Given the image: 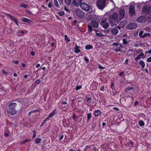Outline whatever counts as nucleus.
<instances>
[{"instance_id": "obj_12", "label": "nucleus", "mask_w": 151, "mask_h": 151, "mask_svg": "<svg viewBox=\"0 0 151 151\" xmlns=\"http://www.w3.org/2000/svg\"><path fill=\"white\" fill-rule=\"evenodd\" d=\"M80 46H78L76 43V47H74V52L76 53H78L81 52V50L80 49Z\"/></svg>"}, {"instance_id": "obj_46", "label": "nucleus", "mask_w": 151, "mask_h": 151, "mask_svg": "<svg viewBox=\"0 0 151 151\" xmlns=\"http://www.w3.org/2000/svg\"><path fill=\"white\" fill-rule=\"evenodd\" d=\"M1 72L2 73L4 74L7 75V73L3 69L2 70Z\"/></svg>"}, {"instance_id": "obj_43", "label": "nucleus", "mask_w": 151, "mask_h": 151, "mask_svg": "<svg viewBox=\"0 0 151 151\" xmlns=\"http://www.w3.org/2000/svg\"><path fill=\"white\" fill-rule=\"evenodd\" d=\"M115 50L116 52H121V49L120 48L119 49H115Z\"/></svg>"}, {"instance_id": "obj_39", "label": "nucleus", "mask_w": 151, "mask_h": 151, "mask_svg": "<svg viewBox=\"0 0 151 151\" xmlns=\"http://www.w3.org/2000/svg\"><path fill=\"white\" fill-rule=\"evenodd\" d=\"M143 2H144L143 1L141 3V4H142V3H143ZM140 4V3H139V4H138V3L137 4V8L139 9H140V7H141V6H140V5H139Z\"/></svg>"}, {"instance_id": "obj_4", "label": "nucleus", "mask_w": 151, "mask_h": 151, "mask_svg": "<svg viewBox=\"0 0 151 151\" xmlns=\"http://www.w3.org/2000/svg\"><path fill=\"white\" fill-rule=\"evenodd\" d=\"M135 3L134 2H131L130 4L129 11V13L131 16H133L135 15Z\"/></svg>"}, {"instance_id": "obj_29", "label": "nucleus", "mask_w": 151, "mask_h": 151, "mask_svg": "<svg viewBox=\"0 0 151 151\" xmlns=\"http://www.w3.org/2000/svg\"><path fill=\"white\" fill-rule=\"evenodd\" d=\"M150 34L149 33H145L142 35V38H144L147 36H150Z\"/></svg>"}, {"instance_id": "obj_59", "label": "nucleus", "mask_w": 151, "mask_h": 151, "mask_svg": "<svg viewBox=\"0 0 151 151\" xmlns=\"http://www.w3.org/2000/svg\"><path fill=\"white\" fill-rule=\"evenodd\" d=\"M40 64H37L36 66H35V67L36 68H39V67H40Z\"/></svg>"}, {"instance_id": "obj_6", "label": "nucleus", "mask_w": 151, "mask_h": 151, "mask_svg": "<svg viewBox=\"0 0 151 151\" xmlns=\"http://www.w3.org/2000/svg\"><path fill=\"white\" fill-rule=\"evenodd\" d=\"M80 6L82 9L86 11H89L90 9V8H91V7L88 4L85 3H81Z\"/></svg>"}, {"instance_id": "obj_60", "label": "nucleus", "mask_w": 151, "mask_h": 151, "mask_svg": "<svg viewBox=\"0 0 151 151\" xmlns=\"http://www.w3.org/2000/svg\"><path fill=\"white\" fill-rule=\"evenodd\" d=\"M100 90L101 91H104V86H102V88L100 89Z\"/></svg>"}, {"instance_id": "obj_13", "label": "nucleus", "mask_w": 151, "mask_h": 151, "mask_svg": "<svg viewBox=\"0 0 151 151\" xmlns=\"http://www.w3.org/2000/svg\"><path fill=\"white\" fill-rule=\"evenodd\" d=\"M145 18L144 16H140L137 19V20L139 22H142L145 21Z\"/></svg>"}, {"instance_id": "obj_48", "label": "nucleus", "mask_w": 151, "mask_h": 151, "mask_svg": "<svg viewBox=\"0 0 151 151\" xmlns=\"http://www.w3.org/2000/svg\"><path fill=\"white\" fill-rule=\"evenodd\" d=\"M138 103V102L137 101H136L135 102L134 104V106H135Z\"/></svg>"}, {"instance_id": "obj_33", "label": "nucleus", "mask_w": 151, "mask_h": 151, "mask_svg": "<svg viewBox=\"0 0 151 151\" xmlns=\"http://www.w3.org/2000/svg\"><path fill=\"white\" fill-rule=\"evenodd\" d=\"M84 60H85V61L86 62V63H88L89 62V60L88 58L86 56L84 57Z\"/></svg>"}, {"instance_id": "obj_63", "label": "nucleus", "mask_w": 151, "mask_h": 151, "mask_svg": "<svg viewBox=\"0 0 151 151\" xmlns=\"http://www.w3.org/2000/svg\"><path fill=\"white\" fill-rule=\"evenodd\" d=\"M9 134L7 132H6L5 133V136H6V137H8L9 136Z\"/></svg>"}, {"instance_id": "obj_23", "label": "nucleus", "mask_w": 151, "mask_h": 151, "mask_svg": "<svg viewBox=\"0 0 151 151\" xmlns=\"http://www.w3.org/2000/svg\"><path fill=\"white\" fill-rule=\"evenodd\" d=\"M91 113H88L87 114V122H88L89 121L91 117Z\"/></svg>"}, {"instance_id": "obj_49", "label": "nucleus", "mask_w": 151, "mask_h": 151, "mask_svg": "<svg viewBox=\"0 0 151 151\" xmlns=\"http://www.w3.org/2000/svg\"><path fill=\"white\" fill-rule=\"evenodd\" d=\"M147 62H151V57H150L147 59Z\"/></svg>"}, {"instance_id": "obj_20", "label": "nucleus", "mask_w": 151, "mask_h": 151, "mask_svg": "<svg viewBox=\"0 0 151 151\" xmlns=\"http://www.w3.org/2000/svg\"><path fill=\"white\" fill-rule=\"evenodd\" d=\"M93 48V46L91 45H87L85 47V48L87 50L91 49Z\"/></svg>"}, {"instance_id": "obj_64", "label": "nucleus", "mask_w": 151, "mask_h": 151, "mask_svg": "<svg viewBox=\"0 0 151 151\" xmlns=\"http://www.w3.org/2000/svg\"><path fill=\"white\" fill-rule=\"evenodd\" d=\"M106 123L105 122H103V123H102V126L104 127V126H105V125H106Z\"/></svg>"}, {"instance_id": "obj_17", "label": "nucleus", "mask_w": 151, "mask_h": 151, "mask_svg": "<svg viewBox=\"0 0 151 151\" xmlns=\"http://www.w3.org/2000/svg\"><path fill=\"white\" fill-rule=\"evenodd\" d=\"M57 113V111L56 109L54 110L48 116V117L49 118L52 117Z\"/></svg>"}, {"instance_id": "obj_16", "label": "nucleus", "mask_w": 151, "mask_h": 151, "mask_svg": "<svg viewBox=\"0 0 151 151\" xmlns=\"http://www.w3.org/2000/svg\"><path fill=\"white\" fill-rule=\"evenodd\" d=\"M91 25L92 27L94 28H97L98 27V23L96 22L93 21L91 22Z\"/></svg>"}, {"instance_id": "obj_30", "label": "nucleus", "mask_w": 151, "mask_h": 151, "mask_svg": "<svg viewBox=\"0 0 151 151\" xmlns=\"http://www.w3.org/2000/svg\"><path fill=\"white\" fill-rule=\"evenodd\" d=\"M96 35L101 37L104 36V35L102 34V33L100 32H99V33H96Z\"/></svg>"}, {"instance_id": "obj_32", "label": "nucleus", "mask_w": 151, "mask_h": 151, "mask_svg": "<svg viewBox=\"0 0 151 151\" xmlns=\"http://www.w3.org/2000/svg\"><path fill=\"white\" fill-rule=\"evenodd\" d=\"M123 43L124 45H127L128 44V42L127 39L126 38H124L123 39Z\"/></svg>"}, {"instance_id": "obj_55", "label": "nucleus", "mask_w": 151, "mask_h": 151, "mask_svg": "<svg viewBox=\"0 0 151 151\" xmlns=\"http://www.w3.org/2000/svg\"><path fill=\"white\" fill-rule=\"evenodd\" d=\"M118 45H119V44L118 43H114L113 44V46H118Z\"/></svg>"}, {"instance_id": "obj_31", "label": "nucleus", "mask_w": 151, "mask_h": 151, "mask_svg": "<svg viewBox=\"0 0 151 151\" xmlns=\"http://www.w3.org/2000/svg\"><path fill=\"white\" fill-rule=\"evenodd\" d=\"M66 4L68 5L70 4L71 2V0H65Z\"/></svg>"}, {"instance_id": "obj_34", "label": "nucleus", "mask_w": 151, "mask_h": 151, "mask_svg": "<svg viewBox=\"0 0 151 151\" xmlns=\"http://www.w3.org/2000/svg\"><path fill=\"white\" fill-rule=\"evenodd\" d=\"M54 4L56 6H58V2L57 1V0H54Z\"/></svg>"}, {"instance_id": "obj_40", "label": "nucleus", "mask_w": 151, "mask_h": 151, "mask_svg": "<svg viewBox=\"0 0 151 151\" xmlns=\"http://www.w3.org/2000/svg\"><path fill=\"white\" fill-rule=\"evenodd\" d=\"M49 118L47 117V118H46L43 121V124H46V122L48 120H49Z\"/></svg>"}, {"instance_id": "obj_41", "label": "nucleus", "mask_w": 151, "mask_h": 151, "mask_svg": "<svg viewBox=\"0 0 151 151\" xmlns=\"http://www.w3.org/2000/svg\"><path fill=\"white\" fill-rule=\"evenodd\" d=\"M40 79H37L35 82V83L36 84H37L40 83Z\"/></svg>"}, {"instance_id": "obj_45", "label": "nucleus", "mask_w": 151, "mask_h": 151, "mask_svg": "<svg viewBox=\"0 0 151 151\" xmlns=\"http://www.w3.org/2000/svg\"><path fill=\"white\" fill-rule=\"evenodd\" d=\"M98 68L100 69H104L105 68V67H103L100 65H99Z\"/></svg>"}, {"instance_id": "obj_19", "label": "nucleus", "mask_w": 151, "mask_h": 151, "mask_svg": "<svg viewBox=\"0 0 151 151\" xmlns=\"http://www.w3.org/2000/svg\"><path fill=\"white\" fill-rule=\"evenodd\" d=\"M101 113V111L99 110H96L94 112V115L95 116H98Z\"/></svg>"}, {"instance_id": "obj_10", "label": "nucleus", "mask_w": 151, "mask_h": 151, "mask_svg": "<svg viewBox=\"0 0 151 151\" xmlns=\"http://www.w3.org/2000/svg\"><path fill=\"white\" fill-rule=\"evenodd\" d=\"M145 57V55L144 54L143 52L141 53L139 55L134 59L135 60L139 59L141 58L143 59Z\"/></svg>"}, {"instance_id": "obj_11", "label": "nucleus", "mask_w": 151, "mask_h": 151, "mask_svg": "<svg viewBox=\"0 0 151 151\" xmlns=\"http://www.w3.org/2000/svg\"><path fill=\"white\" fill-rule=\"evenodd\" d=\"M110 31L111 33L114 35H117L119 32L118 30L116 28H114L111 29Z\"/></svg>"}, {"instance_id": "obj_2", "label": "nucleus", "mask_w": 151, "mask_h": 151, "mask_svg": "<svg viewBox=\"0 0 151 151\" xmlns=\"http://www.w3.org/2000/svg\"><path fill=\"white\" fill-rule=\"evenodd\" d=\"M17 105L15 103H10L8 106V108L7 109V113L11 115H14L17 113V111L15 109V107Z\"/></svg>"}, {"instance_id": "obj_57", "label": "nucleus", "mask_w": 151, "mask_h": 151, "mask_svg": "<svg viewBox=\"0 0 151 151\" xmlns=\"http://www.w3.org/2000/svg\"><path fill=\"white\" fill-rule=\"evenodd\" d=\"M29 140L28 139H26L23 141V142L22 143V144H24L26 142H27L28 141H29Z\"/></svg>"}, {"instance_id": "obj_25", "label": "nucleus", "mask_w": 151, "mask_h": 151, "mask_svg": "<svg viewBox=\"0 0 151 151\" xmlns=\"http://www.w3.org/2000/svg\"><path fill=\"white\" fill-rule=\"evenodd\" d=\"M87 28L88 29V31L90 32H91L93 28L90 25L88 24L87 25Z\"/></svg>"}, {"instance_id": "obj_1", "label": "nucleus", "mask_w": 151, "mask_h": 151, "mask_svg": "<svg viewBox=\"0 0 151 151\" xmlns=\"http://www.w3.org/2000/svg\"><path fill=\"white\" fill-rule=\"evenodd\" d=\"M125 16V11L124 9H121L119 13L114 12L109 16V22L111 26H114L118 24Z\"/></svg>"}, {"instance_id": "obj_5", "label": "nucleus", "mask_w": 151, "mask_h": 151, "mask_svg": "<svg viewBox=\"0 0 151 151\" xmlns=\"http://www.w3.org/2000/svg\"><path fill=\"white\" fill-rule=\"evenodd\" d=\"M74 15L81 18H83L84 15V12L79 9H76L74 12Z\"/></svg>"}, {"instance_id": "obj_56", "label": "nucleus", "mask_w": 151, "mask_h": 151, "mask_svg": "<svg viewBox=\"0 0 151 151\" xmlns=\"http://www.w3.org/2000/svg\"><path fill=\"white\" fill-rule=\"evenodd\" d=\"M113 109H114L116 110L117 111H118L119 110V109L118 108L116 107H114Z\"/></svg>"}, {"instance_id": "obj_47", "label": "nucleus", "mask_w": 151, "mask_h": 151, "mask_svg": "<svg viewBox=\"0 0 151 151\" xmlns=\"http://www.w3.org/2000/svg\"><path fill=\"white\" fill-rule=\"evenodd\" d=\"M38 111V110H33L31 111H30V112L32 114V113H34V112H37Z\"/></svg>"}, {"instance_id": "obj_22", "label": "nucleus", "mask_w": 151, "mask_h": 151, "mask_svg": "<svg viewBox=\"0 0 151 151\" xmlns=\"http://www.w3.org/2000/svg\"><path fill=\"white\" fill-rule=\"evenodd\" d=\"M139 63L141 65L142 68H144L145 66V64L144 61L142 60H140L139 61Z\"/></svg>"}, {"instance_id": "obj_51", "label": "nucleus", "mask_w": 151, "mask_h": 151, "mask_svg": "<svg viewBox=\"0 0 151 151\" xmlns=\"http://www.w3.org/2000/svg\"><path fill=\"white\" fill-rule=\"evenodd\" d=\"M52 6V4L50 2H49L48 4V7L51 8Z\"/></svg>"}, {"instance_id": "obj_42", "label": "nucleus", "mask_w": 151, "mask_h": 151, "mask_svg": "<svg viewBox=\"0 0 151 151\" xmlns=\"http://www.w3.org/2000/svg\"><path fill=\"white\" fill-rule=\"evenodd\" d=\"M92 99L91 97H88L87 99V101L89 102V103H90L91 102H90L91 100Z\"/></svg>"}, {"instance_id": "obj_8", "label": "nucleus", "mask_w": 151, "mask_h": 151, "mask_svg": "<svg viewBox=\"0 0 151 151\" xmlns=\"http://www.w3.org/2000/svg\"><path fill=\"white\" fill-rule=\"evenodd\" d=\"M143 13L145 14H148L149 12L151 11V7H149L147 6L143 7L142 10Z\"/></svg>"}, {"instance_id": "obj_21", "label": "nucleus", "mask_w": 151, "mask_h": 151, "mask_svg": "<svg viewBox=\"0 0 151 151\" xmlns=\"http://www.w3.org/2000/svg\"><path fill=\"white\" fill-rule=\"evenodd\" d=\"M6 15L7 16H8L10 17V18L12 19V20L14 22L16 20V19L15 18V17L14 16L12 15H11L8 14H6Z\"/></svg>"}, {"instance_id": "obj_62", "label": "nucleus", "mask_w": 151, "mask_h": 151, "mask_svg": "<svg viewBox=\"0 0 151 151\" xmlns=\"http://www.w3.org/2000/svg\"><path fill=\"white\" fill-rule=\"evenodd\" d=\"M25 32L24 30H22L19 32V33L21 34H23Z\"/></svg>"}, {"instance_id": "obj_26", "label": "nucleus", "mask_w": 151, "mask_h": 151, "mask_svg": "<svg viewBox=\"0 0 151 151\" xmlns=\"http://www.w3.org/2000/svg\"><path fill=\"white\" fill-rule=\"evenodd\" d=\"M138 124L140 126H144L145 123L142 120H139L138 122Z\"/></svg>"}, {"instance_id": "obj_3", "label": "nucleus", "mask_w": 151, "mask_h": 151, "mask_svg": "<svg viewBox=\"0 0 151 151\" xmlns=\"http://www.w3.org/2000/svg\"><path fill=\"white\" fill-rule=\"evenodd\" d=\"M106 0H96V3L97 7L103 10L106 6Z\"/></svg>"}, {"instance_id": "obj_35", "label": "nucleus", "mask_w": 151, "mask_h": 151, "mask_svg": "<svg viewBox=\"0 0 151 151\" xmlns=\"http://www.w3.org/2000/svg\"><path fill=\"white\" fill-rule=\"evenodd\" d=\"M33 135L32 136V138H35L36 137V132L34 130L33 131Z\"/></svg>"}, {"instance_id": "obj_24", "label": "nucleus", "mask_w": 151, "mask_h": 151, "mask_svg": "<svg viewBox=\"0 0 151 151\" xmlns=\"http://www.w3.org/2000/svg\"><path fill=\"white\" fill-rule=\"evenodd\" d=\"M65 41L67 42H69L70 41V40L68 36L66 35H65Z\"/></svg>"}, {"instance_id": "obj_54", "label": "nucleus", "mask_w": 151, "mask_h": 151, "mask_svg": "<svg viewBox=\"0 0 151 151\" xmlns=\"http://www.w3.org/2000/svg\"><path fill=\"white\" fill-rule=\"evenodd\" d=\"M63 137H64V135H61V136L59 138V139H60V141L62 139H63Z\"/></svg>"}, {"instance_id": "obj_27", "label": "nucleus", "mask_w": 151, "mask_h": 151, "mask_svg": "<svg viewBox=\"0 0 151 151\" xmlns=\"http://www.w3.org/2000/svg\"><path fill=\"white\" fill-rule=\"evenodd\" d=\"M20 6L24 8H27L28 7V6L27 5L25 4L24 3H21L19 4Z\"/></svg>"}, {"instance_id": "obj_58", "label": "nucleus", "mask_w": 151, "mask_h": 151, "mask_svg": "<svg viewBox=\"0 0 151 151\" xmlns=\"http://www.w3.org/2000/svg\"><path fill=\"white\" fill-rule=\"evenodd\" d=\"M148 20L149 22H151V17H148Z\"/></svg>"}, {"instance_id": "obj_61", "label": "nucleus", "mask_w": 151, "mask_h": 151, "mask_svg": "<svg viewBox=\"0 0 151 151\" xmlns=\"http://www.w3.org/2000/svg\"><path fill=\"white\" fill-rule=\"evenodd\" d=\"M35 52H34V51H32L31 53V55H32V56H34L35 55Z\"/></svg>"}, {"instance_id": "obj_53", "label": "nucleus", "mask_w": 151, "mask_h": 151, "mask_svg": "<svg viewBox=\"0 0 151 151\" xmlns=\"http://www.w3.org/2000/svg\"><path fill=\"white\" fill-rule=\"evenodd\" d=\"M124 72H121V73H120L119 74V75L120 76H122L124 74Z\"/></svg>"}, {"instance_id": "obj_28", "label": "nucleus", "mask_w": 151, "mask_h": 151, "mask_svg": "<svg viewBox=\"0 0 151 151\" xmlns=\"http://www.w3.org/2000/svg\"><path fill=\"white\" fill-rule=\"evenodd\" d=\"M41 141V139L40 138H36L35 140V142L36 144L40 143Z\"/></svg>"}, {"instance_id": "obj_14", "label": "nucleus", "mask_w": 151, "mask_h": 151, "mask_svg": "<svg viewBox=\"0 0 151 151\" xmlns=\"http://www.w3.org/2000/svg\"><path fill=\"white\" fill-rule=\"evenodd\" d=\"M82 1L81 0H74L73 1V2L74 3V5L76 6H78L81 4V3Z\"/></svg>"}, {"instance_id": "obj_9", "label": "nucleus", "mask_w": 151, "mask_h": 151, "mask_svg": "<svg viewBox=\"0 0 151 151\" xmlns=\"http://www.w3.org/2000/svg\"><path fill=\"white\" fill-rule=\"evenodd\" d=\"M137 27V24L135 23H131L129 24L127 26V28L129 29H136Z\"/></svg>"}, {"instance_id": "obj_36", "label": "nucleus", "mask_w": 151, "mask_h": 151, "mask_svg": "<svg viewBox=\"0 0 151 151\" xmlns=\"http://www.w3.org/2000/svg\"><path fill=\"white\" fill-rule=\"evenodd\" d=\"M143 33V31H141L139 33V36L141 38H142V35Z\"/></svg>"}, {"instance_id": "obj_15", "label": "nucleus", "mask_w": 151, "mask_h": 151, "mask_svg": "<svg viewBox=\"0 0 151 151\" xmlns=\"http://www.w3.org/2000/svg\"><path fill=\"white\" fill-rule=\"evenodd\" d=\"M20 20L22 22L28 23L29 24L31 23L32 22L31 20L25 18H21Z\"/></svg>"}, {"instance_id": "obj_7", "label": "nucleus", "mask_w": 151, "mask_h": 151, "mask_svg": "<svg viewBox=\"0 0 151 151\" xmlns=\"http://www.w3.org/2000/svg\"><path fill=\"white\" fill-rule=\"evenodd\" d=\"M107 19L106 18H105L102 20L101 22V24L102 27L104 29L107 28L109 26V24L107 22Z\"/></svg>"}, {"instance_id": "obj_18", "label": "nucleus", "mask_w": 151, "mask_h": 151, "mask_svg": "<svg viewBox=\"0 0 151 151\" xmlns=\"http://www.w3.org/2000/svg\"><path fill=\"white\" fill-rule=\"evenodd\" d=\"M63 126L64 127H66L67 126H69V125H70V122L68 120H67V121H63Z\"/></svg>"}, {"instance_id": "obj_38", "label": "nucleus", "mask_w": 151, "mask_h": 151, "mask_svg": "<svg viewBox=\"0 0 151 151\" xmlns=\"http://www.w3.org/2000/svg\"><path fill=\"white\" fill-rule=\"evenodd\" d=\"M82 87V86L81 85L78 86L76 87V90H78L81 88Z\"/></svg>"}, {"instance_id": "obj_52", "label": "nucleus", "mask_w": 151, "mask_h": 151, "mask_svg": "<svg viewBox=\"0 0 151 151\" xmlns=\"http://www.w3.org/2000/svg\"><path fill=\"white\" fill-rule=\"evenodd\" d=\"M13 62L14 63L16 64H18L19 63V62L18 61H17V60H14L13 61Z\"/></svg>"}, {"instance_id": "obj_50", "label": "nucleus", "mask_w": 151, "mask_h": 151, "mask_svg": "<svg viewBox=\"0 0 151 151\" xmlns=\"http://www.w3.org/2000/svg\"><path fill=\"white\" fill-rule=\"evenodd\" d=\"M132 141H130L129 143V145L130 147H131L132 146Z\"/></svg>"}, {"instance_id": "obj_44", "label": "nucleus", "mask_w": 151, "mask_h": 151, "mask_svg": "<svg viewBox=\"0 0 151 151\" xmlns=\"http://www.w3.org/2000/svg\"><path fill=\"white\" fill-rule=\"evenodd\" d=\"M133 89V88L132 87H129V88H128L127 90V91H130V90H132Z\"/></svg>"}, {"instance_id": "obj_37", "label": "nucleus", "mask_w": 151, "mask_h": 151, "mask_svg": "<svg viewBox=\"0 0 151 151\" xmlns=\"http://www.w3.org/2000/svg\"><path fill=\"white\" fill-rule=\"evenodd\" d=\"M58 13L59 15H60V16H63L65 14L64 12L63 11L59 12H58Z\"/></svg>"}]
</instances>
